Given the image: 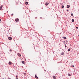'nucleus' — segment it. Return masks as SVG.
<instances>
[{
  "mask_svg": "<svg viewBox=\"0 0 79 79\" xmlns=\"http://www.w3.org/2000/svg\"><path fill=\"white\" fill-rule=\"evenodd\" d=\"M19 19L17 18L15 19V21L16 22H18V21H19Z\"/></svg>",
  "mask_w": 79,
  "mask_h": 79,
  "instance_id": "nucleus-1",
  "label": "nucleus"
},
{
  "mask_svg": "<svg viewBox=\"0 0 79 79\" xmlns=\"http://www.w3.org/2000/svg\"><path fill=\"white\" fill-rule=\"evenodd\" d=\"M2 7H3V5H2L0 7V10H1V11L2 10Z\"/></svg>",
  "mask_w": 79,
  "mask_h": 79,
  "instance_id": "nucleus-2",
  "label": "nucleus"
},
{
  "mask_svg": "<svg viewBox=\"0 0 79 79\" xmlns=\"http://www.w3.org/2000/svg\"><path fill=\"white\" fill-rule=\"evenodd\" d=\"M48 4H49V3H48V2H46L45 5H46V6H47V5H48Z\"/></svg>",
  "mask_w": 79,
  "mask_h": 79,
  "instance_id": "nucleus-3",
  "label": "nucleus"
},
{
  "mask_svg": "<svg viewBox=\"0 0 79 79\" xmlns=\"http://www.w3.org/2000/svg\"><path fill=\"white\" fill-rule=\"evenodd\" d=\"M8 39H9V40H11V39H12V38H11V37H8Z\"/></svg>",
  "mask_w": 79,
  "mask_h": 79,
  "instance_id": "nucleus-4",
  "label": "nucleus"
},
{
  "mask_svg": "<svg viewBox=\"0 0 79 79\" xmlns=\"http://www.w3.org/2000/svg\"><path fill=\"white\" fill-rule=\"evenodd\" d=\"M69 7H70V5H67V8H69Z\"/></svg>",
  "mask_w": 79,
  "mask_h": 79,
  "instance_id": "nucleus-5",
  "label": "nucleus"
},
{
  "mask_svg": "<svg viewBox=\"0 0 79 79\" xmlns=\"http://www.w3.org/2000/svg\"><path fill=\"white\" fill-rule=\"evenodd\" d=\"M35 78L36 79H39V77L37 76V75L36 74L35 75Z\"/></svg>",
  "mask_w": 79,
  "mask_h": 79,
  "instance_id": "nucleus-6",
  "label": "nucleus"
},
{
  "mask_svg": "<svg viewBox=\"0 0 79 79\" xmlns=\"http://www.w3.org/2000/svg\"><path fill=\"white\" fill-rule=\"evenodd\" d=\"M18 55L19 56H21V54L19 53H18Z\"/></svg>",
  "mask_w": 79,
  "mask_h": 79,
  "instance_id": "nucleus-7",
  "label": "nucleus"
},
{
  "mask_svg": "<svg viewBox=\"0 0 79 79\" xmlns=\"http://www.w3.org/2000/svg\"><path fill=\"white\" fill-rule=\"evenodd\" d=\"M12 63H11V62H9V64H10V65H11V64Z\"/></svg>",
  "mask_w": 79,
  "mask_h": 79,
  "instance_id": "nucleus-8",
  "label": "nucleus"
},
{
  "mask_svg": "<svg viewBox=\"0 0 79 79\" xmlns=\"http://www.w3.org/2000/svg\"><path fill=\"white\" fill-rule=\"evenodd\" d=\"M53 79H56V77H55V76H53Z\"/></svg>",
  "mask_w": 79,
  "mask_h": 79,
  "instance_id": "nucleus-9",
  "label": "nucleus"
},
{
  "mask_svg": "<svg viewBox=\"0 0 79 79\" xmlns=\"http://www.w3.org/2000/svg\"><path fill=\"white\" fill-rule=\"evenodd\" d=\"M64 54V52H62V53H61L60 55H63Z\"/></svg>",
  "mask_w": 79,
  "mask_h": 79,
  "instance_id": "nucleus-10",
  "label": "nucleus"
},
{
  "mask_svg": "<svg viewBox=\"0 0 79 79\" xmlns=\"http://www.w3.org/2000/svg\"><path fill=\"white\" fill-rule=\"evenodd\" d=\"M22 62L23 64H24V61H22Z\"/></svg>",
  "mask_w": 79,
  "mask_h": 79,
  "instance_id": "nucleus-11",
  "label": "nucleus"
},
{
  "mask_svg": "<svg viewBox=\"0 0 79 79\" xmlns=\"http://www.w3.org/2000/svg\"><path fill=\"white\" fill-rule=\"evenodd\" d=\"M68 52H70V51H71V49L69 48L68 49Z\"/></svg>",
  "mask_w": 79,
  "mask_h": 79,
  "instance_id": "nucleus-12",
  "label": "nucleus"
},
{
  "mask_svg": "<svg viewBox=\"0 0 79 79\" xmlns=\"http://www.w3.org/2000/svg\"><path fill=\"white\" fill-rule=\"evenodd\" d=\"M74 21V19H72V22H73Z\"/></svg>",
  "mask_w": 79,
  "mask_h": 79,
  "instance_id": "nucleus-13",
  "label": "nucleus"
},
{
  "mask_svg": "<svg viewBox=\"0 0 79 79\" xmlns=\"http://www.w3.org/2000/svg\"><path fill=\"white\" fill-rule=\"evenodd\" d=\"M68 76H71V74L70 73H69L68 74Z\"/></svg>",
  "mask_w": 79,
  "mask_h": 79,
  "instance_id": "nucleus-14",
  "label": "nucleus"
},
{
  "mask_svg": "<svg viewBox=\"0 0 79 79\" xmlns=\"http://www.w3.org/2000/svg\"><path fill=\"white\" fill-rule=\"evenodd\" d=\"M25 4H26V5H28V2H26V3H25Z\"/></svg>",
  "mask_w": 79,
  "mask_h": 79,
  "instance_id": "nucleus-15",
  "label": "nucleus"
},
{
  "mask_svg": "<svg viewBox=\"0 0 79 79\" xmlns=\"http://www.w3.org/2000/svg\"><path fill=\"white\" fill-rule=\"evenodd\" d=\"M63 38H64V39H66V37H64Z\"/></svg>",
  "mask_w": 79,
  "mask_h": 79,
  "instance_id": "nucleus-16",
  "label": "nucleus"
},
{
  "mask_svg": "<svg viewBox=\"0 0 79 79\" xmlns=\"http://www.w3.org/2000/svg\"><path fill=\"white\" fill-rule=\"evenodd\" d=\"M71 16H73V14L71 13Z\"/></svg>",
  "mask_w": 79,
  "mask_h": 79,
  "instance_id": "nucleus-17",
  "label": "nucleus"
},
{
  "mask_svg": "<svg viewBox=\"0 0 79 79\" xmlns=\"http://www.w3.org/2000/svg\"><path fill=\"white\" fill-rule=\"evenodd\" d=\"M62 8H64V5H62Z\"/></svg>",
  "mask_w": 79,
  "mask_h": 79,
  "instance_id": "nucleus-18",
  "label": "nucleus"
},
{
  "mask_svg": "<svg viewBox=\"0 0 79 79\" xmlns=\"http://www.w3.org/2000/svg\"><path fill=\"white\" fill-rule=\"evenodd\" d=\"M10 52H12V50H11V49H10Z\"/></svg>",
  "mask_w": 79,
  "mask_h": 79,
  "instance_id": "nucleus-19",
  "label": "nucleus"
},
{
  "mask_svg": "<svg viewBox=\"0 0 79 79\" xmlns=\"http://www.w3.org/2000/svg\"><path fill=\"white\" fill-rule=\"evenodd\" d=\"M40 19H42V17H40Z\"/></svg>",
  "mask_w": 79,
  "mask_h": 79,
  "instance_id": "nucleus-20",
  "label": "nucleus"
},
{
  "mask_svg": "<svg viewBox=\"0 0 79 79\" xmlns=\"http://www.w3.org/2000/svg\"><path fill=\"white\" fill-rule=\"evenodd\" d=\"M76 29H78V27H76Z\"/></svg>",
  "mask_w": 79,
  "mask_h": 79,
  "instance_id": "nucleus-21",
  "label": "nucleus"
},
{
  "mask_svg": "<svg viewBox=\"0 0 79 79\" xmlns=\"http://www.w3.org/2000/svg\"><path fill=\"white\" fill-rule=\"evenodd\" d=\"M67 11H69V10L68 9L67 10Z\"/></svg>",
  "mask_w": 79,
  "mask_h": 79,
  "instance_id": "nucleus-22",
  "label": "nucleus"
},
{
  "mask_svg": "<svg viewBox=\"0 0 79 79\" xmlns=\"http://www.w3.org/2000/svg\"><path fill=\"white\" fill-rule=\"evenodd\" d=\"M13 14H12L11 15V16H13Z\"/></svg>",
  "mask_w": 79,
  "mask_h": 79,
  "instance_id": "nucleus-23",
  "label": "nucleus"
},
{
  "mask_svg": "<svg viewBox=\"0 0 79 79\" xmlns=\"http://www.w3.org/2000/svg\"><path fill=\"white\" fill-rule=\"evenodd\" d=\"M35 19H37V17H36L35 18Z\"/></svg>",
  "mask_w": 79,
  "mask_h": 79,
  "instance_id": "nucleus-24",
  "label": "nucleus"
},
{
  "mask_svg": "<svg viewBox=\"0 0 79 79\" xmlns=\"http://www.w3.org/2000/svg\"><path fill=\"white\" fill-rule=\"evenodd\" d=\"M64 45H65V47H66V44H65Z\"/></svg>",
  "mask_w": 79,
  "mask_h": 79,
  "instance_id": "nucleus-25",
  "label": "nucleus"
},
{
  "mask_svg": "<svg viewBox=\"0 0 79 79\" xmlns=\"http://www.w3.org/2000/svg\"><path fill=\"white\" fill-rule=\"evenodd\" d=\"M72 67L73 68H74V65H72Z\"/></svg>",
  "mask_w": 79,
  "mask_h": 79,
  "instance_id": "nucleus-26",
  "label": "nucleus"
},
{
  "mask_svg": "<svg viewBox=\"0 0 79 79\" xmlns=\"http://www.w3.org/2000/svg\"><path fill=\"white\" fill-rule=\"evenodd\" d=\"M1 21V19H0V22Z\"/></svg>",
  "mask_w": 79,
  "mask_h": 79,
  "instance_id": "nucleus-27",
  "label": "nucleus"
},
{
  "mask_svg": "<svg viewBox=\"0 0 79 79\" xmlns=\"http://www.w3.org/2000/svg\"><path fill=\"white\" fill-rule=\"evenodd\" d=\"M63 42H65V41H64Z\"/></svg>",
  "mask_w": 79,
  "mask_h": 79,
  "instance_id": "nucleus-28",
  "label": "nucleus"
},
{
  "mask_svg": "<svg viewBox=\"0 0 79 79\" xmlns=\"http://www.w3.org/2000/svg\"><path fill=\"white\" fill-rule=\"evenodd\" d=\"M8 79H11V78H8Z\"/></svg>",
  "mask_w": 79,
  "mask_h": 79,
  "instance_id": "nucleus-29",
  "label": "nucleus"
},
{
  "mask_svg": "<svg viewBox=\"0 0 79 79\" xmlns=\"http://www.w3.org/2000/svg\"><path fill=\"white\" fill-rule=\"evenodd\" d=\"M78 36H79V35H78Z\"/></svg>",
  "mask_w": 79,
  "mask_h": 79,
  "instance_id": "nucleus-30",
  "label": "nucleus"
}]
</instances>
